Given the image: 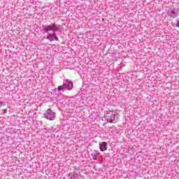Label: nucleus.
Instances as JSON below:
<instances>
[{
  "label": "nucleus",
  "mask_w": 179,
  "mask_h": 179,
  "mask_svg": "<svg viewBox=\"0 0 179 179\" xmlns=\"http://www.w3.org/2000/svg\"><path fill=\"white\" fill-rule=\"evenodd\" d=\"M3 106H5V102L0 101V107H3Z\"/></svg>",
  "instance_id": "obj_10"
},
{
  "label": "nucleus",
  "mask_w": 179,
  "mask_h": 179,
  "mask_svg": "<svg viewBox=\"0 0 179 179\" xmlns=\"http://www.w3.org/2000/svg\"><path fill=\"white\" fill-rule=\"evenodd\" d=\"M29 3H33V4H34V0H29Z\"/></svg>",
  "instance_id": "obj_11"
},
{
  "label": "nucleus",
  "mask_w": 179,
  "mask_h": 179,
  "mask_svg": "<svg viewBox=\"0 0 179 179\" xmlns=\"http://www.w3.org/2000/svg\"><path fill=\"white\" fill-rule=\"evenodd\" d=\"M45 118L46 120H50V121H54L55 120L56 113L54 110H52L51 108H49L46 110V113L44 114Z\"/></svg>",
  "instance_id": "obj_4"
},
{
  "label": "nucleus",
  "mask_w": 179,
  "mask_h": 179,
  "mask_svg": "<svg viewBox=\"0 0 179 179\" xmlns=\"http://www.w3.org/2000/svg\"><path fill=\"white\" fill-rule=\"evenodd\" d=\"M65 90H72L73 89V82L66 79L63 82Z\"/></svg>",
  "instance_id": "obj_5"
},
{
  "label": "nucleus",
  "mask_w": 179,
  "mask_h": 179,
  "mask_svg": "<svg viewBox=\"0 0 179 179\" xmlns=\"http://www.w3.org/2000/svg\"><path fill=\"white\" fill-rule=\"evenodd\" d=\"M176 27H178V29H179V20L176 23Z\"/></svg>",
  "instance_id": "obj_12"
},
{
  "label": "nucleus",
  "mask_w": 179,
  "mask_h": 179,
  "mask_svg": "<svg viewBox=\"0 0 179 179\" xmlns=\"http://www.w3.org/2000/svg\"><path fill=\"white\" fill-rule=\"evenodd\" d=\"M104 118L107 122L113 124V122H117L118 121V113L109 110L106 111L104 115Z\"/></svg>",
  "instance_id": "obj_2"
},
{
  "label": "nucleus",
  "mask_w": 179,
  "mask_h": 179,
  "mask_svg": "<svg viewBox=\"0 0 179 179\" xmlns=\"http://www.w3.org/2000/svg\"><path fill=\"white\" fill-rule=\"evenodd\" d=\"M87 85H85L82 87L81 88V92L83 93V94H85V93H87Z\"/></svg>",
  "instance_id": "obj_8"
},
{
  "label": "nucleus",
  "mask_w": 179,
  "mask_h": 179,
  "mask_svg": "<svg viewBox=\"0 0 179 179\" xmlns=\"http://www.w3.org/2000/svg\"><path fill=\"white\" fill-rule=\"evenodd\" d=\"M58 92H61V90H65V87L64 84L62 85H59L57 87Z\"/></svg>",
  "instance_id": "obj_9"
},
{
  "label": "nucleus",
  "mask_w": 179,
  "mask_h": 179,
  "mask_svg": "<svg viewBox=\"0 0 179 179\" xmlns=\"http://www.w3.org/2000/svg\"><path fill=\"white\" fill-rule=\"evenodd\" d=\"M80 1H87V0H80Z\"/></svg>",
  "instance_id": "obj_14"
},
{
  "label": "nucleus",
  "mask_w": 179,
  "mask_h": 179,
  "mask_svg": "<svg viewBox=\"0 0 179 179\" xmlns=\"http://www.w3.org/2000/svg\"><path fill=\"white\" fill-rule=\"evenodd\" d=\"M91 156H92L93 160H97V159H99V153L97 152V151H94L91 154Z\"/></svg>",
  "instance_id": "obj_7"
},
{
  "label": "nucleus",
  "mask_w": 179,
  "mask_h": 179,
  "mask_svg": "<svg viewBox=\"0 0 179 179\" xmlns=\"http://www.w3.org/2000/svg\"><path fill=\"white\" fill-rule=\"evenodd\" d=\"M99 149L101 152H105L107 150V142H102L99 143Z\"/></svg>",
  "instance_id": "obj_6"
},
{
  "label": "nucleus",
  "mask_w": 179,
  "mask_h": 179,
  "mask_svg": "<svg viewBox=\"0 0 179 179\" xmlns=\"http://www.w3.org/2000/svg\"><path fill=\"white\" fill-rule=\"evenodd\" d=\"M61 29V25H58L55 23L51 24L42 25L41 31L43 33H46V40L49 41H59V38L57 36V31H59Z\"/></svg>",
  "instance_id": "obj_1"
},
{
  "label": "nucleus",
  "mask_w": 179,
  "mask_h": 179,
  "mask_svg": "<svg viewBox=\"0 0 179 179\" xmlns=\"http://www.w3.org/2000/svg\"><path fill=\"white\" fill-rule=\"evenodd\" d=\"M165 12H166L167 16L171 17L172 19H176L178 16V12L176 10L174 6H166L165 8Z\"/></svg>",
  "instance_id": "obj_3"
},
{
  "label": "nucleus",
  "mask_w": 179,
  "mask_h": 179,
  "mask_svg": "<svg viewBox=\"0 0 179 179\" xmlns=\"http://www.w3.org/2000/svg\"><path fill=\"white\" fill-rule=\"evenodd\" d=\"M6 111H8L7 109H4V110H3V113H6Z\"/></svg>",
  "instance_id": "obj_13"
}]
</instances>
